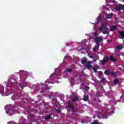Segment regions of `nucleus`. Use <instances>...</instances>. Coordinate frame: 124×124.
I'll use <instances>...</instances> for the list:
<instances>
[{
  "instance_id": "obj_1",
  "label": "nucleus",
  "mask_w": 124,
  "mask_h": 124,
  "mask_svg": "<svg viewBox=\"0 0 124 124\" xmlns=\"http://www.w3.org/2000/svg\"><path fill=\"white\" fill-rule=\"evenodd\" d=\"M115 10H116V11H120V10H122V4H119L118 5H117L115 8Z\"/></svg>"
},
{
  "instance_id": "obj_2",
  "label": "nucleus",
  "mask_w": 124,
  "mask_h": 124,
  "mask_svg": "<svg viewBox=\"0 0 124 124\" xmlns=\"http://www.w3.org/2000/svg\"><path fill=\"white\" fill-rule=\"evenodd\" d=\"M91 63H93V62L92 61H88V62H86L85 63V65L87 68H91L92 67V65H91Z\"/></svg>"
},
{
  "instance_id": "obj_3",
  "label": "nucleus",
  "mask_w": 124,
  "mask_h": 124,
  "mask_svg": "<svg viewBox=\"0 0 124 124\" xmlns=\"http://www.w3.org/2000/svg\"><path fill=\"white\" fill-rule=\"evenodd\" d=\"M4 89V87L2 86V85H0V93H2V96H4V95H5V94H3V90Z\"/></svg>"
},
{
  "instance_id": "obj_4",
  "label": "nucleus",
  "mask_w": 124,
  "mask_h": 124,
  "mask_svg": "<svg viewBox=\"0 0 124 124\" xmlns=\"http://www.w3.org/2000/svg\"><path fill=\"white\" fill-rule=\"evenodd\" d=\"M107 25H108V23H105L104 24L102 25V28H103V29H105L106 31H108V30H109L108 27H107Z\"/></svg>"
},
{
  "instance_id": "obj_5",
  "label": "nucleus",
  "mask_w": 124,
  "mask_h": 124,
  "mask_svg": "<svg viewBox=\"0 0 124 124\" xmlns=\"http://www.w3.org/2000/svg\"><path fill=\"white\" fill-rule=\"evenodd\" d=\"M96 44H98V43L102 41V39L100 38V37H96Z\"/></svg>"
},
{
  "instance_id": "obj_6",
  "label": "nucleus",
  "mask_w": 124,
  "mask_h": 124,
  "mask_svg": "<svg viewBox=\"0 0 124 124\" xmlns=\"http://www.w3.org/2000/svg\"><path fill=\"white\" fill-rule=\"evenodd\" d=\"M109 59L108 57H107L106 58H104L103 60H102V62L103 63H105V62H107L109 61Z\"/></svg>"
},
{
  "instance_id": "obj_7",
  "label": "nucleus",
  "mask_w": 124,
  "mask_h": 124,
  "mask_svg": "<svg viewBox=\"0 0 124 124\" xmlns=\"http://www.w3.org/2000/svg\"><path fill=\"white\" fill-rule=\"evenodd\" d=\"M98 47H99V46L98 45V44H97V45L95 46L94 48L93 49V50L95 51L97 50H98Z\"/></svg>"
},
{
  "instance_id": "obj_8",
  "label": "nucleus",
  "mask_w": 124,
  "mask_h": 124,
  "mask_svg": "<svg viewBox=\"0 0 124 124\" xmlns=\"http://www.w3.org/2000/svg\"><path fill=\"white\" fill-rule=\"evenodd\" d=\"M81 62L83 63V64H84V63L86 64V63L87 62V59H86V58L84 57L82 59Z\"/></svg>"
},
{
  "instance_id": "obj_9",
  "label": "nucleus",
  "mask_w": 124,
  "mask_h": 124,
  "mask_svg": "<svg viewBox=\"0 0 124 124\" xmlns=\"http://www.w3.org/2000/svg\"><path fill=\"white\" fill-rule=\"evenodd\" d=\"M110 61H112V62H116V60L114 58L113 55H111L109 58Z\"/></svg>"
},
{
  "instance_id": "obj_10",
  "label": "nucleus",
  "mask_w": 124,
  "mask_h": 124,
  "mask_svg": "<svg viewBox=\"0 0 124 124\" xmlns=\"http://www.w3.org/2000/svg\"><path fill=\"white\" fill-rule=\"evenodd\" d=\"M93 69L94 72H96L97 71V69H98V67L97 66H95L93 68Z\"/></svg>"
},
{
  "instance_id": "obj_11",
  "label": "nucleus",
  "mask_w": 124,
  "mask_h": 124,
  "mask_svg": "<svg viewBox=\"0 0 124 124\" xmlns=\"http://www.w3.org/2000/svg\"><path fill=\"white\" fill-rule=\"evenodd\" d=\"M107 19H111L112 18V15L111 14H108L106 16Z\"/></svg>"
},
{
  "instance_id": "obj_12",
  "label": "nucleus",
  "mask_w": 124,
  "mask_h": 124,
  "mask_svg": "<svg viewBox=\"0 0 124 124\" xmlns=\"http://www.w3.org/2000/svg\"><path fill=\"white\" fill-rule=\"evenodd\" d=\"M89 99V95H86L84 96L83 97V100H84V101H87V100H88V99Z\"/></svg>"
},
{
  "instance_id": "obj_13",
  "label": "nucleus",
  "mask_w": 124,
  "mask_h": 124,
  "mask_svg": "<svg viewBox=\"0 0 124 124\" xmlns=\"http://www.w3.org/2000/svg\"><path fill=\"white\" fill-rule=\"evenodd\" d=\"M78 96H76L74 97V99H73L72 101L74 102L77 101L78 100Z\"/></svg>"
},
{
  "instance_id": "obj_14",
  "label": "nucleus",
  "mask_w": 124,
  "mask_h": 124,
  "mask_svg": "<svg viewBox=\"0 0 124 124\" xmlns=\"http://www.w3.org/2000/svg\"><path fill=\"white\" fill-rule=\"evenodd\" d=\"M104 73L106 75H110V71L106 70L105 71Z\"/></svg>"
},
{
  "instance_id": "obj_15",
  "label": "nucleus",
  "mask_w": 124,
  "mask_h": 124,
  "mask_svg": "<svg viewBox=\"0 0 124 124\" xmlns=\"http://www.w3.org/2000/svg\"><path fill=\"white\" fill-rule=\"evenodd\" d=\"M117 29V27L116 26H112L111 27L110 30L111 31H115Z\"/></svg>"
},
{
  "instance_id": "obj_16",
  "label": "nucleus",
  "mask_w": 124,
  "mask_h": 124,
  "mask_svg": "<svg viewBox=\"0 0 124 124\" xmlns=\"http://www.w3.org/2000/svg\"><path fill=\"white\" fill-rule=\"evenodd\" d=\"M119 82V79H116L114 81V83L115 84V85H117V84H118V82Z\"/></svg>"
},
{
  "instance_id": "obj_17",
  "label": "nucleus",
  "mask_w": 124,
  "mask_h": 124,
  "mask_svg": "<svg viewBox=\"0 0 124 124\" xmlns=\"http://www.w3.org/2000/svg\"><path fill=\"white\" fill-rule=\"evenodd\" d=\"M6 114H8L9 116H11V114H10L9 113H11V110H6Z\"/></svg>"
},
{
  "instance_id": "obj_18",
  "label": "nucleus",
  "mask_w": 124,
  "mask_h": 124,
  "mask_svg": "<svg viewBox=\"0 0 124 124\" xmlns=\"http://www.w3.org/2000/svg\"><path fill=\"white\" fill-rule=\"evenodd\" d=\"M97 21L98 22H100V20H101V16H99L97 18Z\"/></svg>"
},
{
  "instance_id": "obj_19",
  "label": "nucleus",
  "mask_w": 124,
  "mask_h": 124,
  "mask_svg": "<svg viewBox=\"0 0 124 124\" xmlns=\"http://www.w3.org/2000/svg\"><path fill=\"white\" fill-rule=\"evenodd\" d=\"M68 106L70 107V108H73V106L72 105H70V103H68Z\"/></svg>"
},
{
  "instance_id": "obj_20",
  "label": "nucleus",
  "mask_w": 124,
  "mask_h": 124,
  "mask_svg": "<svg viewBox=\"0 0 124 124\" xmlns=\"http://www.w3.org/2000/svg\"><path fill=\"white\" fill-rule=\"evenodd\" d=\"M112 75H113V76H117V74L116 72H113L111 73Z\"/></svg>"
},
{
  "instance_id": "obj_21",
  "label": "nucleus",
  "mask_w": 124,
  "mask_h": 124,
  "mask_svg": "<svg viewBox=\"0 0 124 124\" xmlns=\"http://www.w3.org/2000/svg\"><path fill=\"white\" fill-rule=\"evenodd\" d=\"M122 48H123V47H122V46H117V49H118V50H122Z\"/></svg>"
},
{
  "instance_id": "obj_22",
  "label": "nucleus",
  "mask_w": 124,
  "mask_h": 124,
  "mask_svg": "<svg viewBox=\"0 0 124 124\" xmlns=\"http://www.w3.org/2000/svg\"><path fill=\"white\" fill-rule=\"evenodd\" d=\"M67 72H72V69H68L66 70Z\"/></svg>"
},
{
  "instance_id": "obj_23",
  "label": "nucleus",
  "mask_w": 124,
  "mask_h": 124,
  "mask_svg": "<svg viewBox=\"0 0 124 124\" xmlns=\"http://www.w3.org/2000/svg\"><path fill=\"white\" fill-rule=\"evenodd\" d=\"M51 118V115H48L46 117V120H49Z\"/></svg>"
},
{
  "instance_id": "obj_24",
  "label": "nucleus",
  "mask_w": 124,
  "mask_h": 124,
  "mask_svg": "<svg viewBox=\"0 0 124 124\" xmlns=\"http://www.w3.org/2000/svg\"><path fill=\"white\" fill-rule=\"evenodd\" d=\"M103 34H106V33H108L107 30H105V31H103Z\"/></svg>"
},
{
  "instance_id": "obj_25",
  "label": "nucleus",
  "mask_w": 124,
  "mask_h": 124,
  "mask_svg": "<svg viewBox=\"0 0 124 124\" xmlns=\"http://www.w3.org/2000/svg\"><path fill=\"white\" fill-rule=\"evenodd\" d=\"M124 4L122 5V6H121V10H124Z\"/></svg>"
},
{
  "instance_id": "obj_26",
  "label": "nucleus",
  "mask_w": 124,
  "mask_h": 124,
  "mask_svg": "<svg viewBox=\"0 0 124 124\" xmlns=\"http://www.w3.org/2000/svg\"><path fill=\"white\" fill-rule=\"evenodd\" d=\"M23 73H24V74H25V75H27V74H28V72L24 71H23Z\"/></svg>"
},
{
  "instance_id": "obj_27",
  "label": "nucleus",
  "mask_w": 124,
  "mask_h": 124,
  "mask_svg": "<svg viewBox=\"0 0 124 124\" xmlns=\"http://www.w3.org/2000/svg\"><path fill=\"white\" fill-rule=\"evenodd\" d=\"M99 31H103V29L102 28H100L99 29Z\"/></svg>"
},
{
  "instance_id": "obj_28",
  "label": "nucleus",
  "mask_w": 124,
  "mask_h": 124,
  "mask_svg": "<svg viewBox=\"0 0 124 124\" xmlns=\"http://www.w3.org/2000/svg\"><path fill=\"white\" fill-rule=\"evenodd\" d=\"M82 43H85V42H87V41L86 39H85L84 41H82Z\"/></svg>"
},
{
  "instance_id": "obj_29",
  "label": "nucleus",
  "mask_w": 124,
  "mask_h": 124,
  "mask_svg": "<svg viewBox=\"0 0 124 124\" xmlns=\"http://www.w3.org/2000/svg\"><path fill=\"white\" fill-rule=\"evenodd\" d=\"M91 124H98V123H97V122H93Z\"/></svg>"
},
{
  "instance_id": "obj_30",
  "label": "nucleus",
  "mask_w": 124,
  "mask_h": 124,
  "mask_svg": "<svg viewBox=\"0 0 124 124\" xmlns=\"http://www.w3.org/2000/svg\"><path fill=\"white\" fill-rule=\"evenodd\" d=\"M99 75H102V72H99Z\"/></svg>"
},
{
  "instance_id": "obj_31",
  "label": "nucleus",
  "mask_w": 124,
  "mask_h": 124,
  "mask_svg": "<svg viewBox=\"0 0 124 124\" xmlns=\"http://www.w3.org/2000/svg\"><path fill=\"white\" fill-rule=\"evenodd\" d=\"M85 90H86V91H88V90H89V87H86L85 88Z\"/></svg>"
},
{
  "instance_id": "obj_32",
  "label": "nucleus",
  "mask_w": 124,
  "mask_h": 124,
  "mask_svg": "<svg viewBox=\"0 0 124 124\" xmlns=\"http://www.w3.org/2000/svg\"><path fill=\"white\" fill-rule=\"evenodd\" d=\"M57 113H60V110L59 109H56Z\"/></svg>"
},
{
  "instance_id": "obj_33",
  "label": "nucleus",
  "mask_w": 124,
  "mask_h": 124,
  "mask_svg": "<svg viewBox=\"0 0 124 124\" xmlns=\"http://www.w3.org/2000/svg\"><path fill=\"white\" fill-rule=\"evenodd\" d=\"M46 83H50V82H49V80H46Z\"/></svg>"
},
{
  "instance_id": "obj_34",
  "label": "nucleus",
  "mask_w": 124,
  "mask_h": 124,
  "mask_svg": "<svg viewBox=\"0 0 124 124\" xmlns=\"http://www.w3.org/2000/svg\"><path fill=\"white\" fill-rule=\"evenodd\" d=\"M8 124H12V122H9L8 123Z\"/></svg>"
},
{
  "instance_id": "obj_35",
  "label": "nucleus",
  "mask_w": 124,
  "mask_h": 124,
  "mask_svg": "<svg viewBox=\"0 0 124 124\" xmlns=\"http://www.w3.org/2000/svg\"><path fill=\"white\" fill-rule=\"evenodd\" d=\"M20 88H21V89H24V87H23V86H22L21 85H20Z\"/></svg>"
},
{
  "instance_id": "obj_36",
  "label": "nucleus",
  "mask_w": 124,
  "mask_h": 124,
  "mask_svg": "<svg viewBox=\"0 0 124 124\" xmlns=\"http://www.w3.org/2000/svg\"><path fill=\"white\" fill-rule=\"evenodd\" d=\"M94 34H95V35H97V33L96 32H95V33H94Z\"/></svg>"
},
{
  "instance_id": "obj_37",
  "label": "nucleus",
  "mask_w": 124,
  "mask_h": 124,
  "mask_svg": "<svg viewBox=\"0 0 124 124\" xmlns=\"http://www.w3.org/2000/svg\"><path fill=\"white\" fill-rule=\"evenodd\" d=\"M89 57H90V58L91 59H92V58H93V57H92V56H91L90 55H89Z\"/></svg>"
},
{
  "instance_id": "obj_38",
  "label": "nucleus",
  "mask_w": 124,
  "mask_h": 124,
  "mask_svg": "<svg viewBox=\"0 0 124 124\" xmlns=\"http://www.w3.org/2000/svg\"><path fill=\"white\" fill-rule=\"evenodd\" d=\"M102 119H105V117H102Z\"/></svg>"
},
{
  "instance_id": "obj_39",
  "label": "nucleus",
  "mask_w": 124,
  "mask_h": 124,
  "mask_svg": "<svg viewBox=\"0 0 124 124\" xmlns=\"http://www.w3.org/2000/svg\"><path fill=\"white\" fill-rule=\"evenodd\" d=\"M98 118H99V119H101V118H100V117H98Z\"/></svg>"
},
{
  "instance_id": "obj_40",
  "label": "nucleus",
  "mask_w": 124,
  "mask_h": 124,
  "mask_svg": "<svg viewBox=\"0 0 124 124\" xmlns=\"http://www.w3.org/2000/svg\"><path fill=\"white\" fill-rule=\"evenodd\" d=\"M12 83H13V81H12V80H11V81Z\"/></svg>"
}]
</instances>
